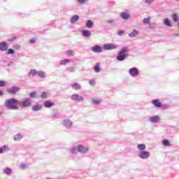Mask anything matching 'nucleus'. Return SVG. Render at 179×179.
Masks as SVG:
<instances>
[{"instance_id":"nucleus-1","label":"nucleus","mask_w":179,"mask_h":179,"mask_svg":"<svg viewBox=\"0 0 179 179\" xmlns=\"http://www.w3.org/2000/svg\"><path fill=\"white\" fill-rule=\"evenodd\" d=\"M19 101L15 98L6 99L3 103V106L7 110H19Z\"/></svg>"},{"instance_id":"nucleus-2","label":"nucleus","mask_w":179,"mask_h":179,"mask_svg":"<svg viewBox=\"0 0 179 179\" xmlns=\"http://www.w3.org/2000/svg\"><path fill=\"white\" fill-rule=\"evenodd\" d=\"M89 147L85 146L83 145H78V146H73L70 148V152L72 155H76V153H80L81 155H87L89 153Z\"/></svg>"},{"instance_id":"nucleus-3","label":"nucleus","mask_w":179,"mask_h":179,"mask_svg":"<svg viewBox=\"0 0 179 179\" xmlns=\"http://www.w3.org/2000/svg\"><path fill=\"white\" fill-rule=\"evenodd\" d=\"M129 52V47L124 46L121 48L120 51L118 53V55L116 57L117 61H124L127 58V54Z\"/></svg>"},{"instance_id":"nucleus-4","label":"nucleus","mask_w":179,"mask_h":179,"mask_svg":"<svg viewBox=\"0 0 179 179\" xmlns=\"http://www.w3.org/2000/svg\"><path fill=\"white\" fill-rule=\"evenodd\" d=\"M31 104H33V101L30 98H23L22 100L18 101V106L22 107V108L30 107Z\"/></svg>"},{"instance_id":"nucleus-5","label":"nucleus","mask_w":179,"mask_h":179,"mask_svg":"<svg viewBox=\"0 0 179 179\" xmlns=\"http://www.w3.org/2000/svg\"><path fill=\"white\" fill-rule=\"evenodd\" d=\"M139 159L142 160H148L150 157V152L149 151H139L138 155Z\"/></svg>"},{"instance_id":"nucleus-6","label":"nucleus","mask_w":179,"mask_h":179,"mask_svg":"<svg viewBox=\"0 0 179 179\" xmlns=\"http://www.w3.org/2000/svg\"><path fill=\"white\" fill-rule=\"evenodd\" d=\"M118 46L114 43H106L103 45V50L106 51H110L111 50H117Z\"/></svg>"},{"instance_id":"nucleus-7","label":"nucleus","mask_w":179,"mask_h":179,"mask_svg":"<svg viewBox=\"0 0 179 179\" xmlns=\"http://www.w3.org/2000/svg\"><path fill=\"white\" fill-rule=\"evenodd\" d=\"M71 99L73 101L82 102L84 101L85 98L78 94H73L71 95Z\"/></svg>"},{"instance_id":"nucleus-8","label":"nucleus","mask_w":179,"mask_h":179,"mask_svg":"<svg viewBox=\"0 0 179 179\" xmlns=\"http://www.w3.org/2000/svg\"><path fill=\"white\" fill-rule=\"evenodd\" d=\"M129 73L130 76L133 78H136L139 75V70L136 67H133L129 69Z\"/></svg>"},{"instance_id":"nucleus-9","label":"nucleus","mask_w":179,"mask_h":179,"mask_svg":"<svg viewBox=\"0 0 179 179\" xmlns=\"http://www.w3.org/2000/svg\"><path fill=\"white\" fill-rule=\"evenodd\" d=\"M20 91V88L16 86H13L7 90V92L10 94H15V93H18Z\"/></svg>"},{"instance_id":"nucleus-10","label":"nucleus","mask_w":179,"mask_h":179,"mask_svg":"<svg viewBox=\"0 0 179 179\" xmlns=\"http://www.w3.org/2000/svg\"><path fill=\"white\" fill-rule=\"evenodd\" d=\"M63 125L67 129H71L72 128V125H73V123L72 121L69 119H66L63 120Z\"/></svg>"},{"instance_id":"nucleus-11","label":"nucleus","mask_w":179,"mask_h":179,"mask_svg":"<svg viewBox=\"0 0 179 179\" xmlns=\"http://www.w3.org/2000/svg\"><path fill=\"white\" fill-rule=\"evenodd\" d=\"M8 48H9V45L6 42L0 43V51H8Z\"/></svg>"},{"instance_id":"nucleus-12","label":"nucleus","mask_w":179,"mask_h":179,"mask_svg":"<svg viewBox=\"0 0 179 179\" xmlns=\"http://www.w3.org/2000/svg\"><path fill=\"white\" fill-rule=\"evenodd\" d=\"M150 122H152L153 124H157V122H159L160 121V117L159 115L156 116H152L149 118Z\"/></svg>"},{"instance_id":"nucleus-13","label":"nucleus","mask_w":179,"mask_h":179,"mask_svg":"<svg viewBox=\"0 0 179 179\" xmlns=\"http://www.w3.org/2000/svg\"><path fill=\"white\" fill-rule=\"evenodd\" d=\"M92 52H103V48L100 45H94L92 48Z\"/></svg>"},{"instance_id":"nucleus-14","label":"nucleus","mask_w":179,"mask_h":179,"mask_svg":"<svg viewBox=\"0 0 179 179\" xmlns=\"http://www.w3.org/2000/svg\"><path fill=\"white\" fill-rule=\"evenodd\" d=\"M43 106L46 108H51V107H54V103L51 101H46L43 103Z\"/></svg>"},{"instance_id":"nucleus-15","label":"nucleus","mask_w":179,"mask_h":179,"mask_svg":"<svg viewBox=\"0 0 179 179\" xmlns=\"http://www.w3.org/2000/svg\"><path fill=\"white\" fill-rule=\"evenodd\" d=\"M120 17L124 20H128L131 17V15L128 13L123 12L121 13Z\"/></svg>"},{"instance_id":"nucleus-16","label":"nucleus","mask_w":179,"mask_h":179,"mask_svg":"<svg viewBox=\"0 0 179 179\" xmlns=\"http://www.w3.org/2000/svg\"><path fill=\"white\" fill-rule=\"evenodd\" d=\"M171 17H172V20H173V22L175 23H178L179 22V15L177 13H173L171 15Z\"/></svg>"},{"instance_id":"nucleus-17","label":"nucleus","mask_w":179,"mask_h":179,"mask_svg":"<svg viewBox=\"0 0 179 179\" xmlns=\"http://www.w3.org/2000/svg\"><path fill=\"white\" fill-rule=\"evenodd\" d=\"M139 34V31L136 29H134L132 32L129 34V37L131 38H134V37H137V36Z\"/></svg>"},{"instance_id":"nucleus-18","label":"nucleus","mask_w":179,"mask_h":179,"mask_svg":"<svg viewBox=\"0 0 179 179\" xmlns=\"http://www.w3.org/2000/svg\"><path fill=\"white\" fill-rule=\"evenodd\" d=\"M152 103L155 107H157V108H160L162 107V103L159 99L152 100Z\"/></svg>"},{"instance_id":"nucleus-19","label":"nucleus","mask_w":179,"mask_h":179,"mask_svg":"<svg viewBox=\"0 0 179 179\" xmlns=\"http://www.w3.org/2000/svg\"><path fill=\"white\" fill-rule=\"evenodd\" d=\"M79 19H80L79 15H73L70 20V23H71V24H75V22H78Z\"/></svg>"},{"instance_id":"nucleus-20","label":"nucleus","mask_w":179,"mask_h":179,"mask_svg":"<svg viewBox=\"0 0 179 179\" xmlns=\"http://www.w3.org/2000/svg\"><path fill=\"white\" fill-rule=\"evenodd\" d=\"M82 34H83V37L89 38V37H90V36H92V32H90V31H89V30H83Z\"/></svg>"},{"instance_id":"nucleus-21","label":"nucleus","mask_w":179,"mask_h":179,"mask_svg":"<svg viewBox=\"0 0 179 179\" xmlns=\"http://www.w3.org/2000/svg\"><path fill=\"white\" fill-rule=\"evenodd\" d=\"M137 149L139 152H145L146 150V145L145 144H138L137 145Z\"/></svg>"},{"instance_id":"nucleus-22","label":"nucleus","mask_w":179,"mask_h":179,"mask_svg":"<svg viewBox=\"0 0 179 179\" xmlns=\"http://www.w3.org/2000/svg\"><path fill=\"white\" fill-rule=\"evenodd\" d=\"M164 24H165V26H167L168 27H171L173 26L171 20H170V19L169 18H165L164 20Z\"/></svg>"},{"instance_id":"nucleus-23","label":"nucleus","mask_w":179,"mask_h":179,"mask_svg":"<svg viewBox=\"0 0 179 179\" xmlns=\"http://www.w3.org/2000/svg\"><path fill=\"white\" fill-rule=\"evenodd\" d=\"M93 26H94V23L92 20H87L86 22V27H88V29H93Z\"/></svg>"},{"instance_id":"nucleus-24","label":"nucleus","mask_w":179,"mask_h":179,"mask_svg":"<svg viewBox=\"0 0 179 179\" xmlns=\"http://www.w3.org/2000/svg\"><path fill=\"white\" fill-rule=\"evenodd\" d=\"M41 108H43V105L41 104L35 105L32 107L33 111H40Z\"/></svg>"},{"instance_id":"nucleus-25","label":"nucleus","mask_w":179,"mask_h":179,"mask_svg":"<svg viewBox=\"0 0 179 179\" xmlns=\"http://www.w3.org/2000/svg\"><path fill=\"white\" fill-rule=\"evenodd\" d=\"M71 87H72V89H74L75 90H80V89H81L80 84H79L78 83L72 84Z\"/></svg>"},{"instance_id":"nucleus-26","label":"nucleus","mask_w":179,"mask_h":179,"mask_svg":"<svg viewBox=\"0 0 179 179\" xmlns=\"http://www.w3.org/2000/svg\"><path fill=\"white\" fill-rule=\"evenodd\" d=\"M41 99H48L50 97V93L47 92H43L41 94Z\"/></svg>"},{"instance_id":"nucleus-27","label":"nucleus","mask_w":179,"mask_h":179,"mask_svg":"<svg viewBox=\"0 0 179 179\" xmlns=\"http://www.w3.org/2000/svg\"><path fill=\"white\" fill-rule=\"evenodd\" d=\"M65 55L66 57H75V52H73V50H67Z\"/></svg>"},{"instance_id":"nucleus-28","label":"nucleus","mask_w":179,"mask_h":179,"mask_svg":"<svg viewBox=\"0 0 179 179\" xmlns=\"http://www.w3.org/2000/svg\"><path fill=\"white\" fill-rule=\"evenodd\" d=\"M3 173L6 174V176H10V174H12V169L9 168L4 169Z\"/></svg>"},{"instance_id":"nucleus-29","label":"nucleus","mask_w":179,"mask_h":179,"mask_svg":"<svg viewBox=\"0 0 179 179\" xmlns=\"http://www.w3.org/2000/svg\"><path fill=\"white\" fill-rule=\"evenodd\" d=\"M38 76H39V78H41L42 79L45 78V72L43 71H39L37 72Z\"/></svg>"},{"instance_id":"nucleus-30","label":"nucleus","mask_w":179,"mask_h":179,"mask_svg":"<svg viewBox=\"0 0 179 179\" xmlns=\"http://www.w3.org/2000/svg\"><path fill=\"white\" fill-rule=\"evenodd\" d=\"M23 136L20 134H17L13 136L14 141H20Z\"/></svg>"},{"instance_id":"nucleus-31","label":"nucleus","mask_w":179,"mask_h":179,"mask_svg":"<svg viewBox=\"0 0 179 179\" xmlns=\"http://www.w3.org/2000/svg\"><path fill=\"white\" fill-rule=\"evenodd\" d=\"M37 73V71L36 69H31L30 72L28 73V76H36Z\"/></svg>"},{"instance_id":"nucleus-32","label":"nucleus","mask_w":179,"mask_h":179,"mask_svg":"<svg viewBox=\"0 0 179 179\" xmlns=\"http://www.w3.org/2000/svg\"><path fill=\"white\" fill-rule=\"evenodd\" d=\"M162 143H163L164 146H166V147L171 146V144H170V141H169V140H167V139H164L162 141Z\"/></svg>"},{"instance_id":"nucleus-33","label":"nucleus","mask_w":179,"mask_h":179,"mask_svg":"<svg viewBox=\"0 0 179 179\" xmlns=\"http://www.w3.org/2000/svg\"><path fill=\"white\" fill-rule=\"evenodd\" d=\"M69 62H71V60L65 59L60 61V64L61 65H66V64H69Z\"/></svg>"},{"instance_id":"nucleus-34","label":"nucleus","mask_w":179,"mask_h":179,"mask_svg":"<svg viewBox=\"0 0 179 179\" xmlns=\"http://www.w3.org/2000/svg\"><path fill=\"white\" fill-rule=\"evenodd\" d=\"M8 145H3L1 148H0V155L2 154L3 152H6V149H8Z\"/></svg>"},{"instance_id":"nucleus-35","label":"nucleus","mask_w":179,"mask_h":179,"mask_svg":"<svg viewBox=\"0 0 179 179\" xmlns=\"http://www.w3.org/2000/svg\"><path fill=\"white\" fill-rule=\"evenodd\" d=\"M94 71L96 72V73H99L100 72V64L97 63L96 65L94 66Z\"/></svg>"},{"instance_id":"nucleus-36","label":"nucleus","mask_w":179,"mask_h":179,"mask_svg":"<svg viewBox=\"0 0 179 179\" xmlns=\"http://www.w3.org/2000/svg\"><path fill=\"white\" fill-rule=\"evenodd\" d=\"M143 23L144 24H149V23H150V17H148L147 18H145L143 21Z\"/></svg>"},{"instance_id":"nucleus-37","label":"nucleus","mask_w":179,"mask_h":179,"mask_svg":"<svg viewBox=\"0 0 179 179\" xmlns=\"http://www.w3.org/2000/svg\"><path fill=\"white\" fill-rule=\"evenodd\" d=\"M29 97H31V99H37V92H31L29 94Z\"/></svg>"},{"instance_id":"nucleus-38","label":"nucleus","mask_w":179,"mask_h":179,"mask_svg":"<svg viewBox=\"0 0 179 179\" xmlns=\"http://www.w3.org/2000/svg\"><path fill=\"white\" fill-rule=\"evenodd\" d=\"M66 71H67L68 73H73V72H75V68L70 67V68L66 69Z\"/></svg>"},{"instance_id":"nucleus-39","label":"nucleus","mask_w":179,"mask_h":179,"mask_svg":"<svg viewBox=\"0 0 179 179\" xmlns=\"http://www.w3.org/2000/svg\"><path fill=\"white\" fill-rule=\"evenodd\" d=\"M7 54L8 55H13L15 54V50L12 48H10V49H7Z\"/></svg>"},{"instance_id":"nucleus-40","label":"nucleus","mask_w":179,"mask_h":179,"mask_svg":"<svg viewBox=\"0 0 179 179\" xmlns=\"http://www.w3.org/2000/svg\"><path fill=\"white\" fill-rule=\"evenodd\" d=\"M89 0H77V2L80 3V5L85 4V2H87Z\"/></svg>"},{"instance_id":"nucleus-41","label":"nucleus","mask_w":179,"mask_h":179,"mask_svg":"<svg viewBox=\"0 0 179 179\" xmlns=\"http://www.w3.org/2000/svg\"><path fill=\"white\" fill-rule=\"evenodd\" d=\"M145 3H148V5H150L155 2V0H144Z\"/></svg>"},{"instance_id":"nucleus-42","label":"nucleus","mask_w":179,"mask_h":179,"mask_svg":"<svg viewBox=\"0 0 179 179\" xmlns=\"http://www.w3.org/2000/svg\"><path fill=\"white\" fill-rule=\"evenodd\" d=\"M6 86V83L5 81L1 80L0 81V87H3Z\"/></svg>"},{"instance_id":"nucleus-43","label":"nucleus","mask_w":179,"mask_h":179,"mask_svg":"<svg viewBox=\"0 0 179 179\" xmlns=\"http://www.w3.org/2000/svg\"><path fill=\"white\" fill-rule=\"evenodd\" d=\"M92 101H93V103L95 104V106H99V100H97V99H93Z\"/></svg>"},{"instance_id":"nucleus-44","label":"nucleus","mask_w":179,"mask_h":179,"mask_svg":"<svg viewBox=\"0 0 179 179\" xmlns=\"http://www.w3.org/2000/svg\"><path fill=\"white\" fill-rule=\"evenodd\" d=\"M89 83L91 86H94L96 85V82L94 81V80H90Z\"/></svg>"},{"instance_id":"nucleus-45","label":"nucleus","mask_w":179,"mask_h":179,"mask_svg":"<svg viewBox=\"0 0 179 179\" xmlns=\"http://www.w3.org/2000/svg\"><path fill=\"white\" fill-rule=\"evenodd\" d=\"M115 22V20L114 19H110L107 20V23H109V24H113Z\"/></svg>"},{"instance_id":"nucleus-46","label":"nucleus","mask_w":179,"mask_h":179,"mask_svg":"<svg viewBox=\"0 0 179 179\" xmlns=\"http://www.w3.org/2000/svg\"><path fill=\"white\" fill-rule=\"evenodd\" d=\"M26 167H27L26 164H22L21 165H20V169H22V170H24Z\"/></svg>"},{"instance_id":"nucleus-47","label":"nucleus","mask_w":179,"mask_h":179,"mask_svg":"<svg viewBox=\"0 0 179 179\" xmlns=\"http://www.w3.org/2000/svg\"><path fill=\"white\" fill-rule=\"evenodd\" d=\"M16 40V36H13L10 38L8 39V41L12 42V41H15Z\"/></svg>"},{"instance_id":"nucleus-48","label":"nucleus","mask_w":179,"mask_h":179,"mask_svg":"<svg viewBox=\"0 0 179 179\" xmlns=\"http://www.w3.org/2000/svg\"><path fill=\"white\" fill-rule=\"evenodd\" d=\"M29 43L31 44H34V43H36V38H33L32 39H30Z\"/></svg>"},{"instance_id":"nucleus-49","label":"nucleus","mask_w":179,"mask_h":179,"mask_svg":"<svg viewBox=\"0 0 179 179\" xmlns=\"http://www.w3.org/2000/svg\"><path fill=\"white\" fill-rule=\"evenodd\" d=\"M124 34V31H119L118 36H122Z\"/></svg>"},{"instance_id":"nucleus-50","label":"nucleus","mask_w":179,"mask_h":179,"mask_svg":"<svg viewBox=\"0 0 179 179\" xmlns=\"http://www.w3.org/2000/svg\"><path fill=\"white\" fill-rule=\"evenodd\" d=\"M14 48H16L17 50H20V45H15Z\"/></svg>"},{"instance_id":"nucleus-51","label":"nucleus","mask_w":179,"mask_h":179,"mask_svg":"<svg viewBox=\"0 0 179 179\" xmlns=\"http://www.w3.org/2000/svg\"><path fill=\"white\" fill-rule=\"evenodd\" d=\"M1 96H3V92H2V90H0V97Z\"/></svg>"},{"instance_id":"nucleus-52","label":"nucleus","mask_w":179,"mask_h":179,"mask_svg":"<svg viewBox=\"0 0 179 179\" xmlns=\"http://www.w3.org/2000/svg\"><path fill=\"white\" fill-rule=\"evenodd\" d=\"M178 1H179V0H178Z\"/></svg>"}]
</instances>
